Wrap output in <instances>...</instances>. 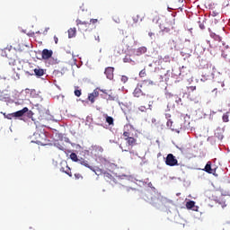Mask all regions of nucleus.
Listing matches in <instances>:
<instances>
[{
  "instance_id": "49530a36",
  "label": "nucleus",
  "mask_w": 230,
  "mask_h": 230,
  "mask_svg": "<svg viewBox=\"0 0 230 230\" xmlns=\"http://www.w3.org/2000/svg\"><path fill=\"white\" fill-rule=\"evenodd\" d=\"M95 40H98V42H100V36L95 37Z\"/></svg>"
},
{
  "instance_id": "393cba45",
  "label": "nucleus",
  "mask_w": 230,
  "mask_h": 230,
  "mask_svg": "<svg viewBox=\"0 0 230 230\" xmlns=\"http://www.w3.org/2000/svg\"><path fill=\"white\" fill-rule=\"evenodd\" d=\"M70 159L74 161V163H78V161H80L78 159V155H76V153H71Z\"/></svg>"
},
{
  "instance_id": "ea45409f",
  "label": "nucleus",
  "mask_w": 230,
  "mask_h": 230,
  "mask_svg": "<svg viewBox=\"0 0 230 230\" xmlns=\"http://www.w3.org/2000/svg\"><path fill=\"white\" fill-rule=\"evenodd\" d=\"M27 116H28V118H31V116H33V111L28 110Z\"/></svg>"
},
{
  "instance_id": "f8f14e48",
  "label": "nucleus",
  "mask_w": 230,
  "mask_h": 230,
  "mask_svg": "<svg viewBox=\"0 0 230 230\" xmlns=\"http://www.w3.org/2000/svg\"><path fill=\"white\" fill-rule=\"evenodd\" d=\"M104 75H106L109 80H112L114 78V67L108 66L105 68Z\"/></svg>"
},
{
  "instance_id": "412c9836",
  "label": "nucleus",
  "mask_w": 230,
  "mask_h": 230,
  "mask_svg": "<svg viewBox=\"0 0 230 230\" xmlns=\"http://www.w3.org/2000/svg\"><path fill=\"white\" fill-rule=\"evenodd\" d=\"M34 74L36 76H44V69L37 67L34 69Z\"/></svg>"
},
{
  "instance_id": "c03bdc74",
  "label": "nucleus",
  "mask_w": 230,
  "mask_h": 230,
  "mask_svg": "<svg viewBox=\"0 0 230 230\" xmlns=\"http://www.w3.org/2000/svg\"><path fill=\"white\" fill-rule=\"evenodd\" d=\"M54 41L55 44H58V38L57 36H54Z\"/></svg>"
},
{
  "instance_id": "b1692460",
  "label": "nucleus",
  "mask_w": 230,
  "mask_h": 230,
  "mask_svg": "<svg viewBox=\"0 0 230 230\" xmlns=\"http://www.w3.org/2000/svg\"><path fill=\"white\" fill-rule=\"evenodd\" d=\"M187 209H193L195 208V201L190 200L186 203Z\"/></svg>"
},
{
  "instance_id": "4c0bfd02",
  "label": "nucleus",
  "mask_w": 230,
  "mask_h": 230,
  "mask_svg": "<svg viewBox=\"0 0 230 230\" xmlns=\"http://www.w3.org/2000/svg\"><path fill=\"white\" fill-rule=\"evenodd\" d=\"M75 178L77 180H80V179H84V176H82V174L80 173H75Z\"/></svg>"
},
{
  "instance_id": "37998d69",
  "label": "nucleus",
  "mask_w": 230,
  "mask_h": 230,
  "mask_svg": "<svg viewBox=\"0 0 230 230\" xmlns=\"http://www.w3.org/2000/svg\"><path fill=\"white\" fill-rule=\"evenodd\" d=\"M119 148L122 150V152H128V149L123 148L122 145H119Z\"/></svg>"
},
{
  "instance_id": "f704fd0d",
  "label": "nucleus",
  "mask_w": 230,
  "mask_h": 230,
  "mask_svg": "<svg viewBox=\"0 0 230 230\" xmlns=\"http://www.w3.org/2000/svg\"><path fill=\"white\" fill-rule=\"evenodd\" d=\"M187 89L189 93H193V91L197 90V86H189Z\"/></svg>"
},
{
  "instance_id": "79ce46f5",
  "label": "nucleus",
  "mask_w": 230,
  "mask_h": 230,
  "mask_svg": "<svg viewBox=\"0 0 230 230\" xmlns=\"http://www.w3.org/2000/svg\"><path fill=\"white\" fill-rule=\"evenodd\" d=\"M172 125H173V121L168 120V121H167V127H169L170 128H172Z\"/></svg>"
},
{
  "instance_id": "6ab92c4d",
  "label": "nucleus",
  "mask_w": 230,
  "mask_h": 230,
  "mask_svg": "<svg viewBox=\"0 0 230 230\" xmlns=\"http://www.w3.org/2000/svg\"><path fill=\"white\" fill-rule=\"evenodd\" d=\"M74 37H76V28H70L68 30V39H73Z\"/></svg>"
},
{
  "instance_id": "c9c22d12",
  "label": "nucleus",
  "mask_w": 230,
  "mask_h": 230,
  "mask_svg": "<svg viewBox=\"0 0 230 230\" xmlns=\"http://www.w3.org/2000/svg\"><path fill=\"white\" fill-rule=\"evenodd\" d=\"M129 155H130V156H129L130 159H134V157H136V155H137V154H136V152H134V151H129Z\"/></svg>"
},
{
  "instance_id": "2f4dec72",
  "label": "nucleus",
  "mask_w": 230,
  "mask_h": 230,
  "mask_svg": "<svg viewBox=\"0 0 230 230\" xmlns=\"http://www.w3.org/2000/svg\"><path fill=\"white\" fill-rule=\"evenodd\" d=\"M101 162H102V164H104V166H107V165L111 164V163L105 158H102Z\"/></svg>"
},
{
  "instance_id": "a18cd8bd",
  "label": "nucleus",
  "mask_w": 230,
  "mask_h": 230,
  "mask_svg": "<svg viewBox=\"0 0 230 230\" xmlns=\"http://www.w3.org/2000/svg\"><path fill=\"white\" fill-rule=\"evenodd\" d=\"M137 21H143V19L139 18V15H137Z\"/></svg>"
},
{
  "instance_id": "58836bf2",
  "label": "nucleus",
  "mask_w": 230,
  "mask_h": 230,
  "mask_svg": "<svg viewBox=\"0 0 230 230\" xmlns=\"http://www.w3.org/2000/svg\"><path fill=\"white\" fill-rule=\"evenodd\" d=\"M138 110L140 111V112H146V107H145V106H140V107L138 108Z\"/></svg>"
},
{
  "instance_id": "6e6552de",
  "label": "nucleus",
  "mask_w": 230,
  "mask_h": 230,
  "mask_svg": "<svg viewBox=\"0 0 230 230\" xmlns=\"http://www.w3.org/2000/svg\"><path fill=\"white\" fill-rule=\"evenodd\" d=\"M133 95L135 98H143V102H146L148 100V95L145 94L139 86H137L133 92Z\"/></svg>"
},
{
  "instance_id": "dca6fc26",
  "label": "nucleus",
  "mask_w": 230,
  "mask_h": 230,
  "mask_svg": "<svg viewBox=\"0 0 230 230\" xmlns=\"http://www.w3.org/2000/svg\"><path fill=\"white\" fill-rule=\"evenodd\" d=\"M28 112V107H24L22 110L14 112V118H22L24 114Z\"/></svg>"
},
{
  "instance_id": "f3484780",
  "label": "nucleus",
  "mask_w": 230,
  "mask_h": 230,
  "mask_svg": "<svg viewBox=\"0 0 230 230\" xmlns=\"http://www.w3.org/2000/svg\"><path fill=\"white\" fill-rule=\"evenodd\" d=\"M146 51H147L146 47H140L135 50V55H137V57H141V55H145Z\"/></svg>"
},
{
  "instance_id": "8fccbe9b",
  "label": "nucleus",
  "mask_w": 230,
  "mask_h": 230,
  "mask_svg": "<svg viewBox=\"0 0 230 230\" xmlns=\"http://www.w3.org/2000/svg\"><path fill=\"white\" fill-rule=\"evenodd\" d=\"M199 28H200L201 30H204V25H199Z\"/></svg>"
},
{
  "instance_id": "4be33fe9",
  "label": "nucleus",
  "mask_w": 230,
  "mask_h": 230,
  "mask_svg": "<svg viewBox=\"0 0 230 230\" xmlns=\"http://www.w3.org/2000/svg\"><path fill=\"white\" fill-rule=\"evenodd\" d=\"M163 31H165V33H169V31H171L172 30H173V23H169L168 26L164 27V29H162Z\"/></svg>"
},
{
  "instance_id": "7c9ffc66",
  "label": "nucleus",
  "mask_w": 230,
  "mask_h": 230,
  "mask_svg": "<svg viewBox=\"0 0 230 230\" xmlns=\"http://www.w3.org/2000/svg\"><path fill=\"white\" fill-rule=\"evenodd\" d=\"M120 80L122 84H127V82H128V77L127 75H122Z\"/></svg>"
},
{
  "instance_id": "423d86ee",
  "label": "nucleus",
  "mask_w": 230,
  "mask_h": 230,
  "mask_svg": "<svg viewBox=\"0 0 230 230\" xmlns=\"http://www.w3.org/2000/svg\"><path fill=\"white\" fill-rule=\"evenodd\" d=\"M36 143L38 145L46 146L48 145V137L46 136V133L40 132L35 134Z\"/></svg>"
},
{
  "instance_id": "39448f33",
  "label": "nucleus",
  "mask_w": 230,
  "mask_h": 230,
  "mask_svg": "<svg viewBox=\"0 0 230 230\" xmlns=\"http://www.w3.org/2000/svg\"><path fill=\"white\" fill-rule=\"evenodd\" d=\"M215 78V74L213 73V69L211 67L206 68L202 71L201 82H208V80H213Z\"/></svg>"
},
{
  "instance_id": "f03ea898",
  "label": "nucleus",
  "mask_w": 230,
  "mask_h": 230,
  "mask_svg": "<svg viewBox=\"0 0 230 230\" xmlns=\"http://www.w3.org/2000/svg\"><path fill=\"white\" fill-rule=\"evenodd\" d=\"M123 137H124V140L127 141L128 146H136V145H137V138L139 137L137 133V138L130 137L129 131H124Z\"/></svg>"
},
{
  "instance_id": "a19ab883",
  "label": "nucleus",
  "mask_w": 230,
  "mask_h": 230,
  "mask_svg": "<svg viewBox=\"0 0 230 230\" xmlns=\"http://www.w3.org/2000/svg\"><path fill=\"white\" fill-rule=\"evenodd\" d=\"M153 200H155V201H153L152 204H153V206H155V204H157V202H159V198L155 197V198H153Z\"/></svg>"
},
{
  "instance_id": "20e7f679",
  "label": "nucleus",
  "mask_w": 230,
  "mask_h": 230,
  "mask_svg": "<svg viewBox=\"0 0 230 230\" xmlns=\"http://www.w3.org/2000/svg\"><path fill=\"white\" fill-rule=\"evenodd\" d=\"M75 22L79 31L83 33L84 31H91V30H93V28H91V23H89V22H82L80 19H77Z\"/></svg>"
},
{
  "instance_id": "2eb2a0df",
  "label": "nucleus",
  "mask_w": 230,
  "mask_h": 230,
  "mask_svg": "<svg viewBox=\"0 0 230 230\" xmlns=\"http://www.w3.org/2000/svg\"><path fill=\"white\" fill-rule=\"evenodd\" d=\"M152 85H155V83L150 79H146L142 81L140 87H152Z\"/></svg>"
},
{
  "instance_id": "e433bc0d",
  "label": "nucleus",
  "mask_w": 230,
  "mask_h": 230,
  "mask_svg": "<svg viewBox=\"0 0 230 230\" xmlns=\"http://www.w3.org/2000/svg\"><path fill=\"white\" fill-rule=\"evenodd\" d=\"M175 102L178 104V105H182V99L181 97H178L176 100H175Z\"/></svg>"
},
{
  "instance_id": "c85d7f7f",
  "label": "nucleus",
  "mask_w": 230,
  "mask_h": 230,
  "mask_svg": "<svg viewBox=\"0 0 230 230\" xmlns=\"http://www.w3.org/2000/svg\"><path fill=\"white\" fill-rule=\"evenodd\" d=\"M223 121L225 123H228L229 122V115L227 113L223 115Z\"/></svg>"
},
{
  "instance_id": "7ed1b4c3",
  "label": "nucleus",
  "mask_w": 230,
  "mask_h": 230,
  "mask_svg": "<svg viewBox=\"0 0 230 230\" xmlns=\"http://www.w3.org/2000/svg\"><path fill=\"white\" fill-rule=\"evenodd\" d=\"M0 55L2 57H5L6 58H9V60H15V50L10 48H5L2 50H0Z\"/></svg>"
},
{
  "instance_id": "aec40b11",
  "label": "nucleus",
  "mask_w": 230,
  "mask_h": 230,
  "mask_svg": "<svg viewBox=\"0 0 230 230\" xmlns=\"http://www.w3.org/2000/svg\"><path fill=\"white\" fill-rule=\"evenodd\" d=\"M104 118H105L106 123H108V125L114 126V118H112V117L107 115V114H104Z\"/></svg>"
},
{
  "instance_id": "c756f323",
  "label": "nucleus",
  "mask_w": 230,
  "mask_h": 230,
  "mask_svg": "<svg viewBox=\"0 0 230 230\" xmlns=\"http://www.w3.org/2000/svg\"><path fill=\"white\" fill-rule=\"evenodd\" d=\"M123 62H125V63H130V62H132V58H130V56H126V57L123 58Z\"/></svg>"
},
{
  "instance_id": "72a5a7b5",
  "label": "nucleus",
  "mask_w": 230,
  "mask_h": 230,
  "mask_svg": "<svg viewBox=\"0 0 230 230\" xmlns=\"http://www.w3.org/2000/svg\"><path fill=\"white\" fill-rule=\"evenodd\" d=\"M75 95L77 96V98H80V96H82V91L75 90Z\"/></svg>"
},
{
  "instance_id": "09e8293b",
  "label": "nucleus",
  "mask_w": 230,
  "mask_h": 230,
  "mask_svg": "<svg viewBox=\"0 0 230 230\" xmlns=\"http://www.w3.org/2000/svg\"><path fill=\"white\" fill-rule=\"evenodd\" d=\"M217 88H215L213 91H212V93H216V94H217Z\"/></svg>"
},
{
  "instance_id": "3c124183",
  "label": "nucleus",
  "mask_w": 230,
  "mask_h": 230,
  "mask_svg": "<svg viewBox=\"0 0 230 230\" xmlns=\"http://www.w3.org/2000/svg\"><path fill=\"white\" fill-rule=\"evenodd\" d=\"M222 46H226V43H222Z\"/></svg>"
},
{
  "instance_id": "473e14b6",
  "label": "nucleus",
  "mask_w": 230,
  "mask_h": 230,
  "mask_svg": "<svg viewBox=\"0 0 230 230\" xmlns=\"http://www.w3.org/2000/svg\"><path fill=\"white\" fill-rule=\"evenodd\" d=\"M7 119H13L15 118L14 112L13 113H9L5 116Z\"/></svg>"
},
{
  "instance_id": "864d4df0",
  "label": "nucleus",
  "mask_w": 230,
  "mask_h": 230,
  "mask_svg": "<svg viewBox=\"0 0 230 230\" xmlns=\"http://www.w3.org/2000/svg\"><path fill=\"white\" fill-rule=\"evenodd\" d=\"M222 87H224V84H222Z\"/></svg>"
},
{
  "instance_id": "de8ad7c7",
  "label": "nucleus",
  "mask_w": 230,
  "mask_h": 230,
  "mask_svg": "<svg viewBox=\"0 0 230 230\" xmlns=\"http://www.w3.org/2000/svg\"><path fill=\"white\" fill-rule=\"evenodd\" d=\"M148 35H149V37H152L155 34H154V32H149Z\"/></svg>"
},
{
  "instance_id": "f257e3e1",
  "label": "nucleus",
  "mask_w": 230,
  "mask_h": 230,
  "mask_svg": "<svg viewBox=\"0 0 230 230\" xmlns=\"http://www.w3.org/2000/svg\"><path fill=\"white\" fill-rule=\"evenodd\" d=\"M208 31H209L210 37H211V39H213V40H208V44L211 49H217V48H218V46H220V42H222V37H220V35L213 32L210 29L208 30Z\"/></svg>"
},
{
  "instance_id": "0eeeda50",
  "label": "nucleus",
  "mask_w": 230,
  "mask_h": 230,
  "mask_svg": "<svg viewBox=\"0 0 230 230\" xmlns=\"http://www.w3.org/2000/svg\"><path fill=\"white\" fill-rule=\"evenodd\" d=\"M165 164L167 166H179V161L172 154H169L166 156Z\"/></svg>"
},
{
  "instance_id": "bb28decb",
  "label": "nucleus",
  "mask_w": 230,
  "mask_h": 230,
  "mask_svg": "<svg viewBox=\"0 0 230 230\" xmlns=\"http://www.w3.org/2000/svg\"><path fill=\"white\" fill-rule=\"evenodd\" d=\"M97 22H98V19H91L88 24H90V28L93 29V26H94V24H97Z\"/></svg>"
},
{
  "instance_id": "cd10ccee",
  "label": "nucleus",
  "mask_w": 230,
  "mask_h": 230,
  "mask_svg": "<svg viewBox=\"0 0 230 230\" xmlns=\"http://www.w3.org/2000/svg\"><path fill=\"white\" fill-rule=\"evenodd\" d=\"M145 76H146V68H144L139 72L140 78H145Z\"/></svg>"
},
{
  "instance_id": "a211bd4d",
  "label": "nucleus",
  "mask_w": 230,
  "mask_h": 230,
  "mask_svg": "<svg viewBox=\"0 0 230 230\" xmlns=\"http://www.w3.org/2000/svg\"><path fill=\"white\" fill-rule=\"evenodd\" d=\"M80 164H82V166H85V168H89V170H92L93 172H94V169L93 168V166L89 165V161L85 160V159H81L79 160Z\"/></svg>"
},
{
  "instance_id": "ddd939ff",
  "label": "nucleus",
  "mask_w": 230,
  "mask_h": 230,
  "mask_svg": "<svg viewBox=\"0 0 230 230\" xmlns=\"http://www.w3.org/2000/svg\"><path fill=\"white\" fill-rule=\"evenodd\" d=\"M203 172H206L207 173H210L212 175H215L217 173V169L211 168V162H208L205 165V168L203 169Z\"/></svg>"
},
{
  "instance_id": "9b49d317",
  "label": "nucleus",
  "mask_w": 230,
  "mask_h": 230,
  "mask_svg": "<svg viewBox=\"0 0 230 230\" xmlns=\"http://www.w3.org/2000/svg\"><path fill=\"white\" fill-rule=\"evenodd\" d=\"M41 57L43 58V60H49V58H51V57H53V50L44 49L41 52Z\"/></svg>"
},
{
  "instance_id": "1a4fd4ad",
  "label": "nucleus",
  "mask_w": 230,
  "mask_h": 230,
  "mask_svg": "<svg viewBox=\"0 0 230 230\" xmlns=\"http://www.w3.org/2000/svg\"><path fill=\"white\" fill-rule=\"evenodd\" d=\"M103 152V148L100 146H93L91 148V154L92 155H94V157H98Z\"/></svg>"
},
{
  "instance_id": "603ef678",
  "label": "nucleus",
  "mask_w": 230,
  "mask_h": 230,
  "mask_svg": "<svg viewBox=\"0 0 230 230\" xmlns=\"http://www.w3.org/2000/svg\"><path fill=\"white\" fill-rule=\"evenodd\" d=\"M102 93H105V91L102 90Z\"/></svg>"
},
{
  "instance_id": "a878e982",
  "label": "nucleus",
  "mask_w": 230,
  "mask_h": 230,
  "mask_svg": "<svg viewBox=\"0 0 230 230\" xmlns=\"http://www.w3.org/2000/svg\"><path fill=\"white\" fill-rule=\"evenodd\" d=\"M108 101L110 102H116V100H118V96L117 95H114L112 93H110L108 95V98H107Z\"/></svg>"
},
{
  "instance_id": "5701e85b",
  "label": "nucleus",
  "mask_w": 230,
  "mask_h": 230,
  "mask_svg": "<svg viewBox=\"0 0 230 230\" xmlns=\"http://www.w3.org/2000/svg\"><path fill=\"white\" fill-rule=\"evenodd\" d=\"M122 42H123L124 46H126L127 48H129L131 40L128 36H126L125 39L122 40Z\"/></svg>"
},
{
  "instance_id": "4468645a",
  "label": "nucleus",
  "mask_w": 230,
  "mask_h": 230,
  "mask_svg": "<svg viewBox=\"0 0 230 230\" xmlns=\"http://www.w3.org/2000/svg\"><path fill=\"white\" fill-rule=\"evenodd\" d=\"M59 170L63 173L68 175V177H73V172H71V168L69 167V165H67V164H66L65 166H61Z\"/></svg>"
},
{
  "instance_id": "9d476101",
  "label": "nucleus",
  "mask_w": 230,
  "mask_h": 230,
  "mask_svg": "<svg viewBox=\"0 0 230 230\" xmlns=\"http://www.w3.org/2000/svg\"><path fill=\"white\" fill-rule=\"evenodd\" d=\"M100 96V91L98 89H94L92 93L88 95V100L91 103H94L96 102V98Z\"/></svg>"
}]
</instances>
